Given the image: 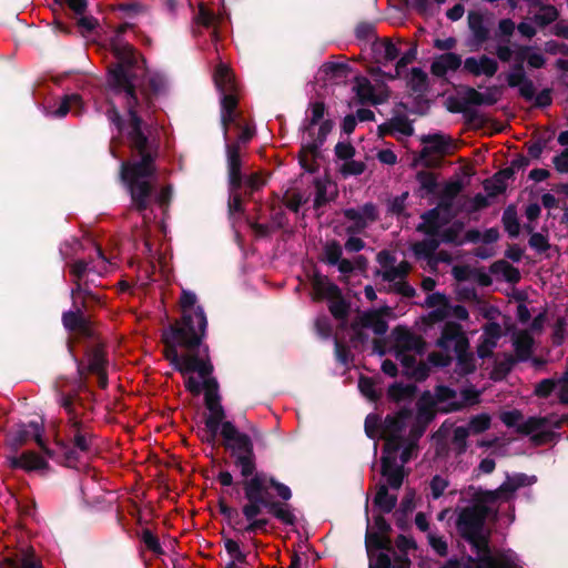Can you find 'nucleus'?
Instances as JSON below:
<instances>
[{"label": "nucleus", "instance_id": "1", "mask_svg": "<svg viewBox=\"0 0 568 568\" xmlns=\"http://www.w3.org/2000/svg\"><path fill=\"white\" fill-rule=\"evenodd\" d=\"M126 113L128 122L111 101L105 116L116 128L119 134L125 133L130 159L122 161L120 176L129 189L133 209L143 213L153 202L154 186L148 179L158 174L156 160L160 156V141L145 133L146 124L138 115V111L131 109Z\"/></svg>", "mask_w": 568, "mask_h": 568}, {"label": "nucleus", "instance_id": "2", "mask_svg": "<svg viewBox=\"0 0 568 568\" xmlns=\"http://www.w3.org/2000/svg\"><path fill=\"white\" fill-rule=\"evenodd\" d=\"M206 329V315L203 307L197 306L193 314L182 315L180 322L171 324L163 332L164 357L182 375H212L214 366L210 358V347L203 343Z\"/></svg>", "mask_w": 568, "mask_h": 568}, {"label": "nucleus", "instance_id": "3", "mask_svg": "<svg viewBox=\"0 0 568 568\" xmlns=\"http://www.w3.org/2000/svg\"><path fill=\"white\" fill-rule=\"evenodd\" d=\"M237 448L242 450L233 464L240 469L242 480L239 483L242 490H248L256 498L262 499L267 506V514L287 526L296 521L287 500L292 498L291 488L278 481L274 476L264 471H257L256 455L253 440L248 435L239 436Z\"/></svg>", "mask_w": 568, "mask_h": 568}, {"label": "nucleus", "instance_id": "4", "mask_svg": "<svg viewBox=\"0 0 568 568\" xmlns=\"http://www.w3.org/2000/svg\"><path fill=\"white\" fill-rule=\"evenodd\" d=\"M132 28L133 24L129 22L116 28L115 36L111 40V51L116 62L109 65L106 78V84L114 94H124L126 112H130L131 108L138 111L139 105L133 83L134 78L138 77L139 59L133 45L122 40V36Z\"/></svg>", "mask_w": 568, "mask_h": 568}, {"label": "nucleus", "instance_id": "5", "mask_svg": "<svg viewBox=\"0 0 568 568\" xmlns=\"http://www.w3.org/2000/svg\"><path fill=\"white\" fill-rule=\"evenodd\" d=\"M62 408L68 415L67 426L69 428V442L63 439H55L58 449L55 450L54 462L67 467H77L80 462L81 454H89L92 450L95 435L91 426L85 424L82 415L73 410L71 399L65 396L62 398Z\"/></svg>", "mask_w": 568, "mask_h": 568}, {"label": "nucleus", "instance_id": "6", "mask_svg": "<svg viewBox=\"0 0 568 568\" xmlns=\"http://www.w3.org/2000/svg\"><path fill=\"white\" fill-rule=\"evenodd\" d=\"M488 518L496 520L497 510L491 507L470 505L462 508L456 519L459 536L471 546L475 554L486 548L489 542V534L485 532Z\"/></svg>", "mask_w": 568, "mask_h": 568}, {"label": "nucleus", "instance_id": "7", "mask_svg": "<svg viewBox=\"0 0 568 568\" xmlns=\"http://www.w3.org/2000/svg\"><path fill=\"white\" fill-rule=\"evenodd\" d=\"M95 304L88 298H75L73 308L62 314V324L67 331L74 333L78 338L93 339L94 329L90 318L85 315Z\"/></svg>", "mask_w": 568, "mask_h": 568}, {"label": "nucleus", "instance_id": "8", "mask_svg": "<svg viewBox=\"0 0 568 568\" xmlns=\"http://www.w3.org/2000/svg\"><path fill=\"white\" fill-rule=\"evenodd\" d=\"M225 410L224 407H217L213 412H210V415L205 418V430H212L214 433L215 429L221 428V436L223 438L222 446L231 453V457L236 459V456L241 455L242 450L237 448L240 445L239 436L246 435L245 433L240 432L236 426L225 419Z\"/></svg>", "mask_w": 568, "mask_h": 568}, {"label": "nucleus", "instance_id": "9", "mask_svg": "<svg viewBox=\"0 0 568 568\" xmlns=\"http://www.w3.org/2000/svg\"><path fill=\"white\" fill-rule=\"evenodd\" d=\"M420 142L424 144V148L415 162H420L426 169L438 168L440 165V160L432 158V154L444 156L450 154L455 146L453 139L440 132L423 135Z\"/></svg>", "mask_w": 568, "mask_h": 568}, {"label": "nucleus", "instance_id": "10", "mask_svg": "<svg viewBox=\"0 0 568 568\" xmlns=\"http://www.w3.org/2000/svg\"><path fill=\"white\" fill-rule=\"evenodd\" d=\"M42 427L38 422H29L28 424H22L14 430L9 438L10 446L13 452H18L20 447L26 445L29 440L34 439L37 445L43 452V454L50 459L55 458V450L51 449L47 446L45 442L41 435Z\"/></svg>", "mask_w": 568, "mask_h": 568}, {"label": "nucleus", "instance_id": "11", "mask_svg": "<svg viewBox=\"0 0 568 568\" xmlns=\"http://www.w3.org/2000/svg\"><path fill=\"white\" fill-rule=\"evenodd\" d=\"M343 215L353 222V224L346 227V233L351 236L362 233L369 223L378 220L377 206L372 202L365 203L361 210L354 207L344 209Z\"/></svg>", "mask_w": 568, "mask_h": 568}, {"label": "nucleus", "instance_id": "12", "mask_svg": "<svg viewBox=\"0 0 568 568\" xmlns=\"http://www.w3.org/2000/svg\"><path fill=\"white\" fill-rule=\"evenodd\" d=\"M136 79V77L134 78ZM135 83V80H133ZM136 87V84H134ZM166 81L163 75L159 73L151 74L148 79L146 88L141 90L143 100L141 101L136 94L139 105L136 106L138 115L143 120L140 112H150L154 106V98L165 90Z\"/></svg>", "mask_w": 568, "mask_h": 568}, {"label": "nucleus", "instance_id": "13", "mask_svg": "<svg viewBox=\"0 0 568 568\" xmlns=\"http://www.w3.org/2000/svg\"><path fill=\"white\" fill-rule=\"evenodd\" d=\"M477 557L466 556V562L476 564L477 568H516L517 564L514 558L507 554H500L498 557H495L491 554V549L489 542L486 548L483 550H478L476 552Z\"/></svg>", "mask_w": 568, "mask_h": 568}, {"label": "nucleus", "instance_id": "14", "mask_svg": "<svg viewBox=\"0 0 568 568\" xmlns=\"http://www.w3.org/2000/svg\"><path fill=\"white\" fill-rule=\"evenodd\" d=\"M225 149L227 158L229 190H241L244 183V175L242 174V160L240 154V146L237 143H226Z\"/></svg>", "mask_w": 568, "mask_h": 568}, {"label": "nucleus", "instance_id": "15", "mask_svg": "<svg viewBox=\"0 0 568 568\" xmlns=\"http://www.w3.org/2000/svg\"><path fill=\"white\" fill-rule=\"evenodd\" d=\"M65 9L64 11L58 12L57 9L54 12V26L55 29L62 33L69 34L72 32V26L67 21L69 18H77L78 16H82L87 12L88 9V0H65Z\"/></svg>", "mask_w": 568, "mask_h": 568}, {"label": "nucleus", "instance_id": "16", "mask_svg": "<svg viewBox=\"0 0 568 568\" xmlns=\"http://www.w3.org/2000/svg\"><path fill=\"white\" fill-rule=\"evenodd\" d=\"M463 190V183L460 181H453L445 184L444 189L439 193L438 209L446 215L444 223H449L460 212L454 210L455 200Z\"/></svg>", "mask_w": 568, "mask_h": 568}, {"label": "nucleus", "instance_id": "17", "mask_svg": "<svg viewBox=\"0 0 568 568\" xmlns=\"http://www.w3.org/2000/svg\"><path fill=\"white\" fill-rule=\"evenodd\" d=\"M392 335L394 336L396 344L395 351H403L404 353L415 351L418 354L424 352L425 341L423 337L414 334L406 326H396L393 329Z\"/></svg>", "mask_w": 568, "mask_h": 568}, {"label": "nucleus", "instance_id": "18", "mask_svg": "<svg viewBox=\"0 0 568 568\" xmlns=\"http://www.w3.org/2000/svg\"><path fill=\"white\" fill-rule=\"evenodd\" d=\"M0 568H43L34 549L28 547L0 559Z\"/></svg>", "mask_w": 568, "mask_h": 568}, {"label": "nucleus", "instance_id": "19", "mask_svg": "<svg viewBox=\"0 0 568 568\" xmlns=\"http://www.w3.org/2000/svg\"><path fill=\"white\" fill-rule=\"evenodd\" d=\"M8 466L12 469L21 468L26 471L40 470L49 468L48 462L36 452L27 450L20 456H10L7 458Z\"/></svg>", "mask_w": 568, "mask_h": 568}, {"label": "nucleus", "instance_id": "20", "mask_svg": "<svg viewBox=\"0 0 568 568\" xmlns=\"http://www.w3.org/2000/svg\"><path fill=\"white\" fill-rule=\"evenodd\" d=\"M381 474L386 477L387 485L393 489H399L403 485L405 473L403 465H397L395 456H382Z\"/></svg>", "mask_w": 568, "mask_h": 568}, {"label": "nucleus", "instance_id": "21", "mask_svg": "<svg viewBox=\"0 0 568 568\" xmlns=\"http://www.w3.org/2000/svg\"><path fill=\"white\" fill-rule=\"evenodd\" d=\"M88 356V366L84 367L82 362H78V374L80 378H82L85 374V369L93 374L100 373L103 369H106L108 359L103 346L101 344H97L91 346L87 351Z\"/></svg>", "mask_w": 568, "mask_h": 568}, {"label": "nucleus", "instance_id": "22", "mask_svg": "<svg viewBox=\"0 0 568 568\" xmlns=\"http://www.w3.org/2000/svg\"><path fill=\"white\" fill-rule=\"evenodd\" d=\"M464 70L475 77L484 74L488 78H491L498 71V63L496 60L489 58L486 54H483L479 57V59L475 57H468L464 61Z\"/></svg>", "mask_w": 568, "mask_h": 568}, {"label": "nucleus", "instance_id": "23", "mask_svg": "<svg viewBox=\"0 0 568 568\" xmlns=\"http://www.w3.org/2000/svg\"><path fill=\"white\" fill-rule=\"evenodd\" d=\"M515 357L519 362H527L531 358L535 339L528 329L515 331L511 337Z\"/></svg>", "mask_w": 568, "mask_h": 568}, {"label": "nucleus", "instance_id": "24", "mask_svg": "<svg viewBox=\"0 0 568 568\" xmlns=\"http://www.w3.org/2000/svg\"><path fill=\"white\" fill-rule=\"evenodd\" d=\"M460 396V400H453L447 405L439 407L438 410L442 414L462 412L467 407L479 404L480 402V392L476 389L474 386L462 389Z\"/></svg>", "mask_w": 568, "mask_h": 568}, {"label": "nucleus", "instance_id": "25", "mask_svg": "<svg viewBox=\"0 0 568 568\" xmlns=\"http://www.w3.org/2000/svg\"><path fill=\"white\" fill-rule=\"evenodd\" d=\"M463 61L459 54L454 52L443 53L434 59L430 71L435 77L443 78L448 71H456Z\"/></svg>", "mask_w": 568, "mask_h": 568}, {"label": "nucleus", "instance_id": "26", "mask_svg": "<svg viewBox=\"0 0 568 568\" xmlns=\"http://www.w3.org/2000/svg\"><path fill=\"white\" fill-rule=\"evenodd\" d=\"M416 181L418 182V189L415 193L420 199L438 194L439 183L437 173L429 170H420L416 173Z\"/></svg>", "mask_w": 568, "mask_h": 568}, {"label": "nucleus", "instance_id": "27", "mask_svg": "<svg viewBox=\"0 0 568 568\" xmlns=\"http://www.w3.org/2000/svg\"><path fill=\"white\" fill-rule=\"evenodd\" d=\"M468 27L473 33L474 44L481 47L490 38V31L485 24L484 16L478 11H469L468 13Z\"/></svg>", "mask_w": 568, "mask_h": 568}, {"label": "nucleus", "instance_id": "28", "mask_svg": "<svg viewBox=\"0 0 568 568\" xmlns=\"http://www.w3.org/2000/svg\"><path fill=\"white\" fill-rule=\"evenodd\" d=\"M440 212L442 210L438 206L424 212L420 215L423 222L417 225L416 231L429 236L437 235L440 226L445 224L444 219L446 217L445 215L440 221Z\"/></svg>", "mask_w": 568, "mask_h": 568}, {"label": "nucleus", "instance_id": "29", "mask_svg": "<svg viewBox=\"0 0 568 568\" xmlns=\"http://www.w3.org/2000/svg\"><path fill=\"white\" fill-rule=\"evenodd\" d=\"M219 511L223 516L225 523L230 528H232L235 532L242 535V528L246 524H244V517L235 507L230 506L224 497H220L217 501Z\"/></svg>", "mask_w": 568, "mask_h": 568}, {"label": "nucleus", "instance_id": "30", "mask_svg": "<svg viewBox=\"0 0 568 568\" xmlns=\"http://www.w3.org/2000/svg\"><path fill=\"white\" fill-rule=\"evenodd\" d=\"M412 409L402 407L395 415H387L384 419V430L389 435L399 436V433L405 428L406 420L412 417Z\"/></svg>", "mask_w": 568, "mask_h": 568}, {"label": "nucleus", "instance_id": "31", "mask_svg": "<svg viewBox=\"0 0 568 568\" xmlns=\"http://www.w3.org/2000/svg\"><path fill=\"white\" fill-rule=\"evenodd\" d=\"M355 85L353 90L356 93L358 102L361 104L372 103L374 105L379 104L381 100L375 94V89L371 81L363 75H357L354 79Z\"/></svg>", "mask_w": 568, "mask_h": 568}, {"label": "nucleus", "instance_id": "32", "mask_svg": "<svg viewBox=\"0 0 568 568\" xmlns=\"http://www.w3.org/2000/svg\"><path fill=\"white\" fill-rule=\"evenodd\" d=\"M356 320L359 322L362 327L372 328L378 336L386 334L388 329L387 322L381 316V312L378 311L365 312Z\"/></svg>", "mask_w": 568, "mask_h": 568}, {"label": "nucleus", "instance_id": "33", "mask_svg": "<svg viewBox=\"0 0 568 568\" xmlns=\"http://www.w3.org/2000/svg\"><path fill=\"white\" fill-rule=\"evenodd\" d=\"M243 494L246 503L242 506L241 513L247 523L260 517L263 510L267 513V506L262 499L256 498L248 490H243Z\"/></svg>", "mask_w": 568, "mask_h": 568}, {"label": "nucleus", "instance_id": "34", "mask_svg": "<svg viewBox=\"0 0 568 568\" xmlns=\"http://www.w3.org/2000/svg\"><path fill=\"white\" fill-rule=\"evenodd\" d=\"M307 112L311 115L304 121L303 130L310 136H313L315 125L325 120L324 116L327 113V108L323 101H314L308 104Z\"/></svg>", "mask_w": 568, "mask_h": 568}, {"label": "nucleus", "instance_id": "35", "mask_svg": "<svg viewBox=\"0 0 568 568\" xmlns=\"http://www.w3.org/2000/svg\"><path fill=\"white\" fill-rule=\"evenodd\" d=\"M466 92L467 102L470 103V105H494L499 99L497 95V87L488 88L485 93H481L471 87H467Z\"/></svg>", "mask_w": 568, "mask_h": 568}, {"label": "nucleus", "instance_id": "36", "mask_svg": "<svg viewBox=\"0 0 568 568\" xmlns=\"http://www.w3.org/2000/svg\"><path fill=\"white\" fill-rule=\"evenodd\" d=\"M373 51L376 62L382 65H387L399 55L398 48L389 40L374 43Z\"/></svg>", "mask_w": 568, "mask_h": 568}, {"label": "nucleus", "instance_id": "37", "mask_svg": "<svg viewBox=\"0 0 568 568\" xmlns=\"http://www.w3.org/2000/svg\"><path fill=\"white\" fill-rule=\"evenodd\" d=\"M435 402L429 392H424L417 403L416 422L427 426L434 420L436 413L433 409Z\"/></svg>", "mask_w": 568, "mask_h": 568}, {"label": "nucleus", "instance_id": "38", "mask_svg": "<svg viewBox=\"0 0 568 568\" xmlns=\"http://www.w3.org/2000/svg\"><path fill=\"white\" fill-rule=\"evenodd\" d=\"M439 240L425 239L423 241L415 242L410 250L417 260H427L428 264L432 265L434 254L439 247Z\"/></svg>", "mask_w": 568, "mask_h": 568}, {"label": "nucleus", "instance_id": "39", "mask_svg": "<svg viewBox=\"0 0 568 568\" xmlns=\"http://www.w3.org/2000/svg\"><path fill=\"white\" fill-rule=\"evenodd\" d=\"M373 504L382 513L389 514L396 507L397 496L388 493L387 485L379 484Z\"/></svg>", "mask_w": 568, "mask_h": 568}, {"label": "nucleus", "instance_id": "40", "mask_svg": "<svg viewBox=\"0 0 568 568\" xmlns=\"http://www.w3.org/2000/svg\"><path fill=\"white\" fill-rule=\"evenodd\" d=\"M72 110L78 115L82 112V98L77 93L64 95L59 106L52 112V115L54 118H63Z\"/></svg>", "mask_w": 568, "mask_h": 568}, {"label": "nucleus", "instance_id": "41", "mask_svg": "<svg viewBox=\"0 0 568 568\" xmlns=\"http://www.w3.org/2000/svg\"><path fill=\"white\" fill-rule=\"evenodd\" d=\"M313 287L318 298H328L332 301L343 295L338 285L331 282L327 277H316Z\"/></svg>", "mask_w": 568, "mask_h": 568}, {"label": "nucleus", "instance_id": "42", "mask_svg": "<svg viewBox=\"0 0 568 568\" xmlns=\"http://www.w3.org/2000/svg\"><path fill=\"white\" fill-rule=\"evenodd\" d=\"M489 271L493 274H503L505 281L510 284H516L521 278L519 270L505 260H498L491 263Z\"/></svg>", "mask_w": 568, "mask_h": 568}, {"label": "nucleus", "instance_id": "43", "mask_svg": "<svg viewBox=\"0 0 568 568\" xmlns=\"http://www.w3.org/2000/svg\"><path fill=\"white\" fill-rule=\"evenodd\" d=\"M214 82L221 93L227 91H236V85L231 70L224 64H219L216 67L214 72Z\"/></svg>", "mask_w": 568, "mask_h": 568}, {"label": "nucleus", "instance_id": "44", "mask_svg": "<svg viewBox=\"0 0 568 568\" xmlns=\"http://www.w3.org/2000/svg\"><path fill=\"white\" fill-rule=\"evenodd\" d=\"M501 223L504 225L505 231L511 239L518 237L520 233V223L518 220L517 210L515 205L510 204L504 210Z\"/></svg>", "mask_w": 568, "mask_h": 568}, {"label": "nucleus", "instance_id": "45", "mask_svg": "<svg viewBox=\"0 0 568 568\" xmlns=\"http://www.w3.org/2000/svg\"><path fill=\"white\" fill-rule=\"evenodd\" d=\"M381 532H372L367 530L365 536V546L367 550L368 558H372L374 556L373 550H393L390 540L386 537L382 536Z\"/></svg>", "mask_w": 568, "mask_h": 568}, {"label": "nucleus", "instance_id": "46", "mask_svg": "<svg viewBox=\"0 0 568 568\" xmlns=\"http://www.w3.org/2000/svg\"><path fill=\"white\" fill-rule=\"evenodd\" d=\"M417 387L414 384L404 385L402 383H394L388 387V397L399 403L405 399L413 398L416 394Z\"/></svg>", "mask_w": 568, "mask_h": 568}, {"label": "nucleus", "instance_id": "47", "mask_svg": "<svg viewBox=\"0 0 568 568\" xmlns=\"http://www.w3.org/2000/svg\"><path fill=\"white\" fill-rule=\"evenodd\" d=\"M408 85L415 94H426L428 91L427 73L420 68H413Z\"/></svg>", "mask_w": 568, "mask_h": 568}, {"label": "nucleus", "instance_id": "48", "mask_svg": "<svg viewBox=\"0 0 568 568\" xmlns=\"http://www.w3.org/2000/svg\"><path fill=\"white\" fill-rule=\"evenodd\" d=\"M519 361L511 354L505 353L503 359L497 361L493 371V379H504Z\"/></svg>", "mask_w": 568, "mask_h": 568}, {"label": "nucleus", "instance_id": "49", "mask_svg": "<svg viewBox=\"0 0 568 568\" xmlns=\"http://www.w3.org/2000/svg\"><path fill=\"white\" fill-rule=\"evenodd\" d=\"M548 425H550L549 417L532 416L517 426V433L526 436H532L537 430H540Z\"/></svg>", "mask_w": 568, "mask_h": 568}, {"label": "nucleus", "instance_id": "50", "mask_svg": "<svg viewBox=\"0 0 568 568\" xmlns=\"http://www.w3.org/2000/svg\"><path fill=\"white\" fill-rule=\"evenodd\" d=\"M328 310L335 320L342 321L344 324L348 317L351 304L341 295V297L329 301Z\"/></svg>", "mask_w": 568, "mask_h": 568}, {"label": "nucleus", "instance_id": "51", "mask_svg": "<svg viewBox=\"0 0 568 568\" xmlns=\"http://www.w3.org/2000/svg\"><path fill=\"white\" fill-rule=\"evenodd\" d=\"M327 183H329V180L324 181L320 178H316L314 180V186H315L316 193H315L313 206L315 210H318L320 207L326 205L328 202L334 200V196L327 195Z\"/></svg>", "mask_w": 568, "mask_h": 568}, {"label": "nucleus", "instance_id": "52", "mask_svg": "<svg viewBox=\"0 0 568 568\" xmlns=\"http://www.w3.org/2000/svg\"><path fill=\"white\" fill-rule=\"evenodd\" d=\"M140 539L144 544L148 550L152 551L156 556H162L164 550L156 535L150 529L144 528L140 534Z\"/></svg>", "mask_w": 568, "mask_h": 568}, {"label": "nucleus", "instance_id": "53", "mask_svg": "<svg viewBox=\"0 0 568 568\" xmlns=\"http://www.w3.org/2000/svg\"><path fill=\"white\" fill-rule=\"evenodd\" d=\"M67 21L73 27L72 22L74 21V26L79 29L81 34H87L92 32L97 26L98 20L92 16H78L77 18H69Z\"/></svg>", "mask_w": 568, "mask_h": 568}, {"label": "nucleus", "instance_id": "54", "mask_svg": "<svg viewBox=\"0 0 568 568\" xmlns=\"http://www.w3.org/2000/svg\"><path fill=\"white\" fill-rule=\"evenodd\" d=\"M465 204H469V207H459L457 212L475 213L489 206L487 196L481 193H477L473 199L465 196Z\"/></svg>", "mask_w": 568, "mask_h": 568}, {"label": "nucleus", "instance_id": "55", "mask_svg": "<svg viewBox=\"0 0 568 568\" xmlns=\"http://www.w3.org/2000/svg\"><path fill=\"white\" fill-rule=\"evenodd\" d=\"M343 248L342 245L336 241H329L324 246L325 262L329 265H336L342 258Z\"/></svg>", "mask_w": 568, "mask_h": 568}, {"label": "nucleus", "instance_id": "56", "mask_svg": "<svg viewBox=\"0 0 568 568\" xmlns=\"http://www.w3.org/2000/svg\"><path fill=\"white\" fill-rule=\"evenodd\" d=\"M526 79H528V77L525 71L524 62L515 61L511 67V72L506 77L507 84L510 88H516Z\"/></svg>", "mask_w": 568, "mask_h": 568}, {"label": "nucleus", "instance_id": "57", "mask_svg": "<svg viewBox=\"0 0 568 568\" xmlns=\"http://www.w3.org/2000/svg\"><path fill=\"white\" fill-rule=\"evenodd\" d=\"M540 10L541 12L534 17L535 22L540 27H546L557 20L558 11L554 6L544 4Z\"/></svg>", "mask_w": 568, "mask_h": 568}, {"label": "nucleus", "instance_id": "58", "mask_svg": "<svg viewBox=\"0 0 568 568\" xmlns=\"http://www.w3.org/2000/svg\"><path fill=\"white\" fill-rule=\"evenodd\" d=\"M349 327L353 331L349 342L354 348L364 346L369 341V335L363 331L364 327H362L357 320L353 321Z\"/></svg>", "mask_w": 568, "mask_h": 568}, {"label": "nucleus", "instance_id": "59", "mask_svg": "<svg viewBox=\"0 0 568 568\" xmlns=\"http://www.w3.org/2000/svg\"><path fill=\"white\" fill-rule=\"evenodd\" d=\"M456 397L457 392L454 388L446 385H437L434 389V397L432 398L435 402V405L445 403L447 405L448 403L455 400Z\"/></svg>", "mask_w": 568, "mask_h": 568}, {"label": "nucleus", "instance_id": "60", "mask_svg": "<svg viewBox=\"0 0 568 568\" xmlns=\"http://www.w3.org/2000/svg\"><path fill=\"white\" fill-rule=\"evenodd\" d=\"M469 430L464 426H458L453 433V445L455 446L456 454L462 455L467 450V438Z\"/></svg>", "mask_w": 568, "mask_h": 568}, {"label": "nucleus", "instance_id": "61", "mask_svg": "<svg viewBox=\"0 0 568 568\" xmlns=\"http://www.w3.org/2000/svg\"><path fill=\"white\" fill-rule=\"evenodd\" d=\"M334 348L336 361L339 364L343 366H348L353 362L354 355L352 354L349 347L337 337L334 341Z\"/></svg>", "mask_w": 568, "mask_h": 568}, {"label": "nucleus", "instance_id": "62", "mask_svg": "<svg viewBox=\"0 0 568 568\" xmlns=\"http://www.w3.org/2000/svg\"><path fill=\"white\" fill-rule=\"evenodd\" d=\"M558 387V379L545 378L535 385L534 395L538 398H548Z\"/></svg>", "mask_w": 568, "mask_h": 568}, {"label": "nucleus", "instance_id": "63", "mask_svg": "<svg viewBox=\"0 0 568 568\" xmlns=\"http://www.w3.org/2000/svg\"><path fill=\"white\" fill-rule=\"evenodd\" d=\"M457 372L462 376L473 374L476 371V364L473 353L460 354L456 357Z\"/></svg>", "mask_w": 568, "mask_h": 568}, {"label": "nucleus", "instance_id": "64", "mask_svg": "<svg viewBox=\"0 0 568 568\" xmlns=\"http://www.w3.org/2000/svg\"><path fill=\"white\" fill-rule=\"evenodd\" d=\"M491 418L488 414H478L473 416L469 420V429L474 434H480L487 430L490 427Z\"/></svg>", "mask_w": 568, "mask_h": 568}]
</instances>
